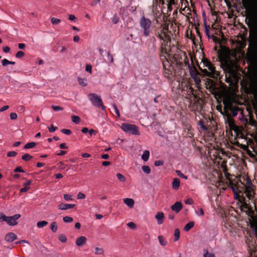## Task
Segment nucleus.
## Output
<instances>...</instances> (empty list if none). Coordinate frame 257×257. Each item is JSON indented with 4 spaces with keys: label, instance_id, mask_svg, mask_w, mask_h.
<instances>
[{
    "label": "nucleus",
    "instance_id": "1",
    "mask_svg": "<svg viewBox=\"0 0 257 257\" xmlns=\"http://www.w3.org/2000/svg\"><path fill=\"white\" fill-rule=\"evenodd\" d=\"M243 6L247 12L249 27L253 31L249 47H257V0H242Z\"/></svg>",
    "mask_w": 257,
    "mask_h": 257
},
{
    "label": "nucleus",
    "instance_id": "2",
    "mask_svg": "<svg viewBox=\"0 0 257 257\" xmlns=\"http://www.w3.org/2000/svg\"><path fill=\"white\" fill-rule=\"evenodd\" d=\"M179 89H181L182 95H186V97H193L189 105L190 110L194 112H200L202 107V100L197 98L193 94V88L191 86L188 81L183 79L181 84H179Z\"/></svg>",
    "mask_w": 257,
    "mask_h": 257
},
{
    "label": "nucleus",
    "instance_id": "3",
    "mask_svg": "<svg viewBox=\"0 0 257 257\" xmlns=\"http://www.w3.org/2000/svg\"><path fill=\"white\" fill-rule=\"evenodd\" d=\"M248 60L253 67L249 91L257 100V47H249Z\"/></svg>",
    "mask_w": 257,
    "mask_h": 257
},
{
    "label": "nucleus",
    "instance_id": "4",
    "mask_svg": "<svg viewBox=\"0 0 257 257\" xmlns=\"http://www.w3.org/2000/svg\"><path fill=\"white\" fill-rule=\"evenodd\" d=\"M224 70L226 71L225 74L226 82L233 84L238 82V76L234 69V64L231 61L226 60L223 64Z\"/></svg>",
    "mask_w": 257,
    "mask_h": 257
},
{
    "label": "nucleus",
    "instance_id": "5",
    "mask_svg": "<svg viewBox=\"0 0 257 257\" xmlns=\"http://www.w3.org/2000/svg\"><path fill=\"white\" fill-rule=\"evenodd\" d=\"M169 56L170 54L168 53L167 50L162 47L161 49L160 58L165 68L164 75L166 78H170V76L173 75V72L171 70L170 63L168 61Z\"/></svg>",
    "mask_w": 257,
    "mask_h": 257
},
{
    "label": "nucleus",
    "instance_id": "6",
    "mask_svg": "<svg viewBox=\"0 0 257 257\" xmlns=\"http://www.w3.org/2000/svg\"><path fill=\"white\" fill-rule=\"evenodd\" d=\"M171 32L169 31L168 28L166 26L163 28L160 33L159 34L158 37L161 40L163 41V42L161 43L160 53H161V49L162 47L166 49L168 53H169L168 49L166 48V46L171 41Z\"/></svg>",
    "mask_w": 257,
    "mask_h": 257
},
{
    "label": "nucleus",
    "instance_id": "7",
    "mask_svg": "<svg viewBox=\"0 0 257 257\" xmlns=\"http://www.w3.org/2000/svg\"><path fill=\"white\" fill-rule=\"evenodd\" d=\"M152 25L151 21L143 16L140 21V26L141 32L143 33L144 37H148L151 33V27Z\"/></svg>",
    "mask_w": 257,
    "mask_h": 257
},
{
    "label": "nucleus",
    "instance_id": "8",
    "mask_svg": "<svg viewBox=\"0 0 257 257\" xmlns=\"http://www.w3.org/2000/svg\"><path fill=\"white\" fill-rule=\"evenodd\" d=\"M203 64L206 68L202 70V71L205 75L213 77L214 75H217L215 67L210 61L204 60L203 61Z\"/></svg>",
    "mask_w": 257,
    "mask_h": 257
},
{
    "label": "nucleus",
    "instance_id": "9",
    "mask_svg": "<svg viewBox=\"0 0 257 257\" xmlns=\"http://www.w3.org/2000/svg\"><path fill=\"white\" fill-rule=\"evenodd\" d=\"M21 217L20 214H17L12 216H6L3 213L0 214L2 221H5L11 226H14L18 224L17 220Z\"/></svg>",
    "mask_w": 257,
    "mask_h": 257
},
{
    "label": "nucleus",
    "instance_id": "10",
    "mask_svg": "<svg viewBox=\"0 0 257 257\" xmlns=\"http://www.w3.org/2000/svg\"><path fill=\"white\" fill-rule=\"evenodd\" d=\"M121 129L125 132L132 135H139L140 133L138 127L134 124L123 123L121 125Z\"/></svg>",
    "mask_w": 257,
    "mask_h": 257
},
{
    "label": "nucleus",
    "instance_id": "11",
    "mask_svg": "<svg viewBox=\"0 0 257 257\" xmlns=\"http://www.w3.org/2000/svg\"><path fill=\"white\" fill-rule=\"evenodd\" d=\"M89 99L94 106L101 107L103 110L105 109L100 96L95 93H91L89 95Z\"/></svg>",
    "mask_w": 257,
    "mask_h": 257
},
{
    "label": "nucleus",
    "instance_id": "12",
    "mask_svg": "<svg viewBox=\"0 0 257 257\" xmlns=\"http://www.w3.org/2000/svg\"><path fill=\"white\" fill-rule=\"evenodd\" d=\"M253 187V186L251 184L250 181L248 180H247L246 185H245L244 194L248 199V200H251L253 199L254 195Z\"/></svg>",
    "mask_w": 257,
    "mask_h": 257
},
{
    "label": "nucleus",
    "instance_id": "13",
    "mask_svg": "<svg viewBox=\"0 0 257 257\" xmlns=\"http://www.w3.org/2000/svg\"><path fill=\"white\" fill-rule=\"evenodd\" d=\"M188 68L191 76L194 80L196 84L199 85L201 80L196 68L193 65H190V64H188Z\"/></svg>",
    "mask_w": 257,
    "mask_h": 257
},
{
    "label": "nucleus",
    "instance_id": "14",
    "mask_svg": "<svg viewBox=\"0 0 257 257\" xmlns=\"http://www.w3.org/2000/svg\"><path fill=\"white\" fill-rule=\"evenodd\" d=\"M240 209L244 212L246 214L250 215L253 213L252 208L247 204L245 200L241 203Z\"/></svg>",
    "mask_w": 257,
    "mask_h": 257
},
{
    "label": "nucleus",
    "instance_id": "15",
    "mask_svg": "<svg viewBox=\"0 0 257 257\" xmlns=\"http://www.w3.org/2000/svg\"><path fill=\"white\" fill-rule=\"evenodd\" d=\"M166 1L171 4H173L175 3V0H166ZM165 3V0H153V7L157 9V7L160 5H164Z\"/></svg>",
    "mask_w": 257,
    "mask_h": 257
},
{
    "label": "nucleus",
    "instance_id": "16",
    "mask_svg": "<svg viewBox=\"0 0 257 257\" xmlns=\"http://www.w3.org/2000/svg\"><path fill=\"white\" fill-rule=\"evenodd\" d=\"M183 206L180 202H176L171 206V208L176 213H179L182 209Z\"/></svg>",
    "mask_w": 257,
    "mask_h": 257
},
{
    "label": "nucleus",
    "instance_id": "17",
    "mask_svg": "<svg viewBox=\"0 0 257 257\" xmlns=\"http://www.w3.org/2000/svg\"><path fill=\"white\" fill-rule=\"evenodd\" d=\"M155 218L157 219L159 225L162 224L164 222V213L162 212H158L155 215Z\"/></svg>",
    "mask_w": 257,
    "mask_h": 257
},
{
    "label": "nucleus",
    "instance_id": "18",
    "mask_svg": "<svg viewBox=\"0 0 257 257\" xmlns=\"http://www.w3.org/2000/svg\"><path fill=\"white\" fill-rule=\"evenodd\" d=\"M86 242V238L85 236H81L77 238L76 240L75 243L78 246H81L85 244Z\"/></svg>",
    "mask_w": 257,
    "mask_h": 257
},
{
    "label": "nucleus",
    "instance_id": "19",
    "mask_svg": "<svg viewBox=\"0 0 257 257\" xmlns=\"http://www.w3.org/2000/svg\"><path fill=\"white\" fill-rule=\"evenodd\" d=\"M17 238V236L14 233L10 232L6 234L5 236V240L11 242Z\"/></svg>",
    "mask_w": 257,
    "mask_h": 257
},
{
    "label": "nucleus",
    "instance_id": "20",
    "mask_svg": "<svg viewBox=\"0 0 257 257\" xmlns=\"http://www.w3.org/2000/svg\"><path fill=\"white\" fill-rule=\"evenodd\" d=\"M75 206V204H66L61 203L58 206V208L60 210H66L69 208H72Z\"/></svg>",
    "mask_w": 257,
    "mask_h": 257
},
{
    "label": "nucleus",
    "instance_id": "21",
    "mask_svg": "<svg viewBox=\"0 0 257 257\" xmlns=\"http://www.w3.org/2000/svg\"><path fill=\"white\" fill-rule=\"evenodd\" d=\"M123 202L126 206L131 208L133 207L135 204V201L133 199L128 198H124Z\"/></svg>",
    "mask_w": 257,
    "mask_h": 257
},
{
    "label": "nucleus",
    "instance_id": "22",
    "mask_svg": "<svg viewBox=\"0 0 257 257\" xmlns=\"http://www.w3.org/2000/svg\"><path fill=\"white\" fill-rule=\"evenodd\" d=\"M180 185L179 179L175 178L173 179L172 182V188L175 190H178Z\"/></svg>",
    "mask_w": 257,
    "mask_h": 257
},
{
    "label": "nucleus",
    "instance_id": "23",
    "mask_svg": "<svg viewBox=\"0 0 257 257\" xmlns=\"http://www.w3.org/2000/svg\"><path fill=\"white\" fill-rule=\"evenodd\" d=\"M149 157H150L149 151L146 150V151H144V152L141 156V158L144 161L146 162L149 160Z\"/></svg>",
    "mask_w": 257,
    "mask_h": 257
},
{
    "label": "nucleus",
    "instance_id": "24",
    "mask_svg": "<svg viewBox=\"0 0 257 257\" xmlns=\"http://www.w3.org/2000/svg\"><path fill=\"white\" fill-rule=\"evenodd\" d=\"M48 223V222L45 220L40 221L37 223V226L39 228H41L46 226Z\"/></svg>",
    "mask_w": 257,
    "mask_h": 257
},
{
    "label": "nucleus",
    "instance_id": "25",
    "mask_svg": "<svg viewBox=\"0 0 257 257\" xmlns=\"http://www.w3.org/2000/svg\"><path fill=\"white\" fill-rule=\"evenodd\" d=\"M194 225V223L193 222H189L184 226V230L186 231H188L193 227Z\"/></svg>",
    "mask_w": 257,
    "mask_h": 257
},
{
    "label": "nucleus",
    "instance_id": "26",
    "mask_svg": "<svg viewBox=\"0 0 257 257\" xmlns=\"http://www.w3.org/2000/svg\"><path fill=\"white\" fill-rule=\"evenodd\" d=\"M104 250L102 248L96 247L94 248V253L97 255H101L103 254Z\"/></svg>",
    "mask_w": 257,
    "mask_h": 257
},
{
    "label": "nucleus",
    "instance_id": "27",
    "mask_svg": "<svg viewBox=\"0 0 257 257\" xmlns=\"http://www.w3.org/2000/svg\"><path fill=\"white\" fill-rule=\"evenodd\" d=\"M180 237V230L179 229H175L174 231V241L176 242L178 240Z\"/></svg>",
    "mask_w": 257,
    "mask_h": 257
},
{
    "label": "nucleus",
    "instance_id": "28",
    "mask_svg": "<svg viewBox=\"0 0 257 257\" xmlns=\"http://www.w3.org/2000/svg\"><path fill=\"white\" fill-rule=\"evenodd\" d=\"M158 239H159L160 243L162 245L165 246L167 245V241L162 236H159L158 237Z\"/></svg>",
    "mask_w": 257,
    "mask_h": 257
},
{
    "label": "nucleus",
    "instance_id": "29",
    "mask_svg": "<svg viewBox=\"0 0 257 257\" xmlns=\"http://www.w3.org/2000/svg\"><path fill=\"white\" fill-rule=\"evenodd\" d=\"M36 143L35 142H30L26 144L24 146V149H31L35 147Z\"/></svg>",
    "mask_w": 257,
    "mask_h": 257
},
{
    "label": "nucleus",
    "instance_id": "30",
    "mask_svg": "<svg viewBox=\"0 0 257 257\" xmlns=\"http://www.w3.org/2000/svg\"><path fill=\"white\" fill-rule=\"evenodd\" d=\"M33 157L28 154H25L22 156V159L25 161H29L32 159Z\"/></svg>",
    "mask_w": 257,
    "mask_h": 257
},
{
    "label": "nucleus",
    "instance_id": "31",
    "mask_svg": "<svg viewBox=\"0 0 257 257\" xmlns=\"http://www.w3.org/2000/svg\"><path fill=\"white\" fill-rule=\"evenodd\" d=\"M51 22L54 25H56L61 22V20L56 18L53 17L51 19Z\"/></svg>",
    "mask_w": 257,
    "mask_h": 257
},
{
    "label": "nucleus",
    "instance_id": "32",
    "mask_svg": "<svg viewBox=\"0 0 257 257\" xmlns=\"http://www.w3.org/2000/svg\"><path fill=\"white\" fill-rule=\"evenodd\" d=\"M50 229L51 230L55 232L57 230V225L55 222H52L50 224Z\"/></svg>",
    "mask_w": 257,
    "mask_h": 257
},
{
    "label": "nucleus",
    "instance_id": "33",
    "mask_svg": "<svg viewBox=\"0 0 257 257\" xmlns=\"http://www.w3.org/2000/svg\"><path fill=\"white\" fill-rule=\"evenodd\" d=\"M204 257H214L215 255L214 253H209L207 249H203Z\"/></svg>",
    "mask_w": 257,
    "mask_h": 257
},
{
    "label": "nucleus",
    "instance_id": "34",
    "mask_svg": "<svg viewBox=\"0 0 257 257\" xmlns=\"http://www.w3.org/2000/svg\"><path fill=\"white\" fill-rule=\"evenodd\" d=\"M71 119L72 121L76 124H78L80 121V118L76 115H72L71 116Z\"/></svg>",
    "mask_w": 257,
    "mask_h": 257
},
{
    "label": "nucleus",
    "instance_id": "35",
    "mask_svg": "<svg viewBox=\"0 0 257 257\" xmlns=\"http://www.w3.org/2000/svg\"><path fill=\"white\" fill-rule=\"evenodd\" d=\"M198 124L200 126V128L201 130L202 131H207V127L204 125V121L202 120H199V122H198Z\"/></svg>",
    "mask_w": 257,
    "mask_h": 257
},
{
    "label": "nucleus",
    "instance_id": "36",
    "mask_svg": "<svg viewBox=\"0 0 257 257\" xmlns=\"http://www.w3.org/2000/svg\"><path fill=\"white\" fill-rule=\"evenodd\" d=\"M230 188L232 190L233 192L234 193L235 196L236 197L237 196V190H238L237 187L235 185L231 184L230 185Z\"/></svg>",
    "mask_w": 257,
    "mask_h": 257
},
{
    "label": "nucleus",
    "instance_id": "37",
    "mask_svg": "<svg viewBox=\"0 0 257 257\" xmlns=\"http://www.w3.org/2000/svg\"><path fill=\"white\" fill-rule=\"evenodd\" d=\"M142 168L144 173L147 174L151 173V169L148 166H143Z\"/></svg>",
    "mask_w": 257,
    "mask_h": 257
},
{
    "label": "nucleus",
    "instance_id": "38",
    "mask_svg": "<svg viewBox=\"0 0 257 257\" xmlns=\"http://www.w3.org/2000/svg\"><path fill=\"white\" fill-rule=\"evenodd\" d=\"M73 218L70 216H65L63 218V220L65 223H70L73 221Z\"/></svg>",
    "mask_w": 257,
    "mask_h": 257
},
{
    "label": "nucleus",
    "instance_id": "39",
    "mask_svg": "<svg viewBox=\"0 0 257 257\" xmlns=\"http://www.w3.org/2000/svg\"><path fill=\"white\" fill-rule=\"evenodd\" d=\"M78 80L79 84L81 85L82 86H86L87 84V83L86 82L85 80L84 79L79 77L78 78Z\"/></svg>",
    "mask_w": 257,
    "mask_h": 257
},
{
    "label": "nucleus",
    "instance_id": "40",
    "mask_svg": "<svg viewBox=\"0 0 257 257\" xmlns=\"http://www.w3.org/2000/svg\"><path fill=\"white\" fill-rule=\"evenodd\" d=\"M112 109H113L114 112L115 113L116 116L117 117H119L120 113H119L118 109H117L116 105L115 104H113L112 105Z\"/></svg>",
    "mask_w": 257,
    "mask_h": 257
},
{
    "label": "nucleus",
    "instance_id": "41",
    "mask_svg": "<svg viewBox=\"0 0 257 257\" xmlns=\"http://www.w3.org/2000/svg\"><path fill=\"white\" fill-rule=\"evenodd\" d=\"M116 177L118 178V179L121 182H124L125 181V177L120 173H117Z\"/></svg>",
    "mask_w": 257,
    "mask_h": 257
},
{
    "label": "nucleus",
    "instance_id": "42",
    "mask_svg": "<svg viewBox=\"0 0 257 257\" xmlns=\"http://www.w3.org/2000/svg\"><path fill=\"white\" fill-rule=\"evenodd\" d=\"M195 213L198 216H202L204 214V212L202 208H198L197 210L195 211Z\"/></svg>",
    "mask_w": 257,
    "mask_h": 257
},
{
    "label": "nucleus",
    "instance_id": "43",
    "mask_svg": "<svg viewBox=\"0 0 257 257\" xmlns=\"http://www.w3.org/2000/svg\"><path fill=\"white\" fill-rule=\"evenodd\" d=\"M107 58L110 63H113V58L112 55L110 54V52H108L107 54Z\"/></svg>",
    "mask_w": 257,
    "mask_h": 257
},
{
    "label": "nucleus",
    "instance_id": "44",
    "mask_svg": "<svg viewBox=\"0 0 257 257\" xmlns=\"http://www.w3.org/2000/svg\"><path fill=\"white\" fill-rule=\"evenodd\" d=\"M17 155V153L15 151H10L7 153V156L8 157H15Z\"/></svg>",
    "mask_w": 257,
    "mask_h": 257
},
{
    "label": "nucleus",
    "instance_id": "45",
    "mask_svg": "<svg viewBox=\"0 0 257 257\" xmlns=\"http://www.w3.org/2000/svg\"><path fill=\"white\" fill-rule=\"evenodd\" d=\"M64 199L66 201H71L72 200L73 197L72 196L69 194H65L64 195Z\"/></svg>",
    "mask_w": 257,
    "mask_h": 257
},
{
    "label": "nucleus",
    "instance_id": "46",
    "mask_svg": "<svg viewBox=\"0 0 257 257\" xmlns=\"http://www.w3.org/2000/svg\"><path fill=\"white\" fill-rule=\"evenodd\" d=\"M51 107L53 108V109L54 111H61V110H62L63 109V108L61 107H60V106H58L54 105H52L51 106Z\"/></svg>",
    "mask_w": 257,
    "mask_h": 257
},
{
    "label": "nucleus",
    "instance_id": "47",
    "mask_svg": "<svg viewBox=\"0 0 257 257\" xmlns=\"http://www.w3.org/2000/svg\"><path fill=\"white\" fill-rule=\"evenodd\" d=\"M25 54L23 52V51H18L16 54V57L17 58H22V57H23L24 56Z\"/></svg>",
    "mask_w": 257,
    "mask_h": 257
},
{
    "label": "nucleus",
    "instance_id": "48",
    "mask_svg": "<svg viewBox=\"0 0 257 257\" xmlns=\"http://www.w3.org/2000/svg\"><path fill=\"white\" fill-rule=\"evenodd\" d=\"M176 173L180 177H181L183 179H187V177L186 176L184 175L180 171H179V170L176 171Z\"/></svg>",
    "mask_w": 257,
    "mask_h": 257
},
{
    "label": "nucleus",
    "instance_id": "49",
    "mask_svg": "<svg viewBox=\"0 0 257 257\" xmlns=\"http://www.w3.org/2000/svg\"><path fill=\"white\" fill-rule=\"evenodd\" d=\"M86 71L89 72V73H92V66L90 64H87L85 68Z\"/></svg>",
    "mask_w": 257,
    "mask_h": 257
},
{
    "label": "nucleus",
    "instance_id": "50",
    "mask_svg": "<svg viewBox=\"0 0 257 257\" xmlns=\"http://www.w3.org/2000/svg\"><path fill=\"white\" fill-rule=\"evenodd\" d=\"M163 164H164V162L161 160L156 161L154 163L155 166H157V167L162 166L163 165Z\"/></svg>",
    "mask_w": 257,
    "mask_h": 257
},
{
    "label": "nucleus",
    "instance_id": "51",
    "mask_svg": "<svg viewBox=\"0 0 257 257\" xmlns=\"http://www.w3.org/2000/svg\"><path fill=\"white\" fill-rule=\"evenodd\" d=\"M59 239L62 242H65L67 241V238L64 235H61L59 237Z\"/></svg>",
    "mask_w": 257,
    "mask_h": 257
},
{
    "label": "nucleus",
    "instance_id": "52",
    "mask_svg": "<svg viewBox=\"0 0 257 257\" xmlns=\"http://www.w3.org/2000/svg\"><path fill=\"white\" fill-rule=\"evenodd\" d=\"M85 198V195L81 192H79L77 195V199H82Z\"/></svg>",
    "mask_w": 257,
    "mask_h": 257
},
{
    "label": "nucleus",
    "instance_id": "53",
    "mask_svg": "<svg viewBox=\"0 0 257 257\" xmlns=\"http://www.w3.org/2000/svg\"><path fill=\"white\" fill-rule=\"evenodd\" d=\"M10 117L12 120H15L17 118V114L15 112H12L10 115Z\"/></svg>",
    "mask_w": 257,
    "mask_h": 257
},
{
    "label": "nucleus",
    "instance_id": "54",
    "mask_svg": "<svg viewBox=\"0 0 257 257\" xmlns=\"http://www.w3.org/2000/svg\"><path fill=\"white\" fill-rule=\"evenodd\" d=\"M127 225L132 229H135L136 227L135 223L133 222L127 223Z\"/></svg>",
    "mask_w": 257,
    "mask_h": 257
},
{
    "label": "nucleus",
    "instance_id": "55",
    "mask_svg": "<svg viewBox=\"0 0 257 257\" xmlns=\"http://www.w3.org/2000/svg\"><path fill=\"white\" fill-rule=\"evenodd\" d=\"M61 132L67 135H69L71 134V131L68 129H62Z\"/></svg>",
    "mask_w": 257,
    "mask_h": 257
},
{
    "label": "nucleus",
    "instance_id": "56",
    "mask_svg": "<svg viewBox=\"0 0 257 257\" xmlns=\"http://www.w3.org/2000/svg\"><path fill=\"white\" fill-rule=\"evenodd\" d=\"M15 172H25V171L22 169V167L21 166H19L15 169L14 170Z\"/></svg>",
    "mask_w": 257,
    "mask_h": 257
},
{
    "label": "nucleus",
    "instance_id": "57",
    "mask_svg": "<svg viewBox=\"0 0 257 257\" xmlns=\"http://www.w3.org/2000/svg\"><path fill=\"white\" fill-rule=\"evenodd\" d=\"M9 62L10 61H9L8 59H4L2 60V65L4 66H6L7 65L9 64Z\"/></svg>",
    "mask_w": 257,
    "mask_h": 257
},
{
    "label": "nucleus",
    "instance_id": "58",
    "mask_svg": "<svg viewBox=\"0 0 257 257\" xmlns=\"http://www.w3.org/2000/svg\"><path fill=\"white\" fill-rule=\"evenodd\" d=\"M185 203L186 204H189V205H192L193 204V200L192 198H188L186 201H185Z\"/></svg>",
    "mask_w": 257,
    "mask_h": 257
},
{
    "label": "nucleus",
    "instance_id": "59",
    "mask_svg": "<svg viewBox=\"0 0 257 257\" xmlns=\"http://www.w3.org/2000/svg\"><path fill=\"white\" fill-rule=\"evenodd\" d=\"M57 128V127L54 126L53 125H51V126L50 127H49V131L50 133H53L54 131H55Z\"/></svg>",
    "mask_w": 257,
    "mask_h": 257
},
{
    "label": "nucleus",
    "instance_id": "60",
    "mask_svg": "<svg viewBox=\"0 0 257 257\" xmlns=\"http://www.w3.org/2000/svg\"><path fill=\"white\" fill-rule=\"evenodd\" d=\"M3 50L5 53H9L10 51V49L8 46H5L3 48Z\"/></svg>",
    "mask_w": 257,
    "mask_h": 257
},
{
    "label": "nucleus",
    "instance_id": "61",
    "mask_svg": "<svg viewBox=\"0 0 257 257\" xmlns=\"http://www.w3.org/2000/svg\"><path fill=\"white\" fill-rule=\"evenodd\" d=\"M29 189V187L28 186H25L24 187L20 189V192H26Z\"/></svg>",
    "mask_w": 257,
    "mask_h": 257
},
{
    "label": "nucleus",
    "instance_id": "62",
    "mask_svg": "<svg viewBox=\"0 0 257 257\" xmlns=\"http://www.w3.org/2000/svg\"><path fill=\"white\" fill-rule=\"evenodd\" d=\"M68 19L70 21H75L76 19L75 16L73 15H69L68 16Z\"/></svg>",
    "mask_w": 257,
    "mask_h": 257
},
{
    "label": "nucleus",
    "instance_id": "63",
    "mask_svg": "<svg viewBox=\"0 0 257 257\" xmlns=\"http://www.w3.org/2000/svg\"><path fill=\"white\" fill-rule=\"evenodd\" d=\"M9 106L8 105H4V106H3L2 108H0V111L2 112L4 111H5L7 109H8L9 108Z\"/></svg>",
    "mask_w": 257,
    "mask_h": 257
},
{
    "label": "nucleus",
    "instance_id": "64",
    "mask_svg": "<svg viewBox=\"0 0 257 257\" xmlns=\"http://www.w3.org/2000/svg\"><path fill=\"white\" fill-rule=\"evenodd\" d=\"M253 231L254 232V233L256 235V236H257V224L253 225Z\"/></svg>",
    "mask_w": 257,
    "mask_h": 257
}]
</instances>
